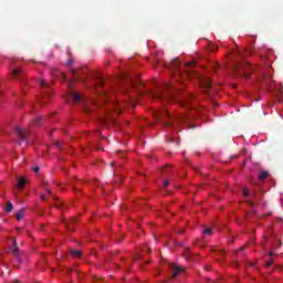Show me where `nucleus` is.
<instances>
[{"mask_svg": "<svg viewBox=\"0 0 283 283\" xmlns=\"http://www.w3.org/2000/svg\"><path fill=\"white\" fill-rule=\"evenodd\" d=\"M67 86L71 88L74 87V82H69Z\"/></svg>", "mask_w": 283, "mask_h": 283, "instance_id": "72a5a7b5", "label": "nucleus"}, {"mask_svg": "<svg viewBox=\"0 0 283 283\" xmlns=\"http://www.w3.org/2000/svg\"><path fill=\"white\" fill-rule=\"evenodd\" d=\"M53 200H55V207H57V209H63V202L59 201L56 198L53 197Z\"/></svg>", "mask_w": 283, "mask_h": 283, "instance_id": "aec40b11", "label": "nucleus"}, {"mask_svg": "<svg viewBox=\"0 0 283 283\" xmlns=\"http://www.w3.org/2000/svg\"><path fill=\"white\" fill-rule=\"evenodd\" d=\"M202 233L203 235H211L213 230H211V228L203 227Z\"/></svg>", "mask_w": 283, "mask_h": 283, "instance_id": "4468645a", "label": "nucleus"}, {"mask_svg": "<svg viewBox=\"0 0 283 283\" xmlns=\"http://www.w3.org/2000/svg\"><path fill=\"white\" fill-rule=\"evenodd\" d=\"M85 112H86V113H90V108H86Z\"/></svg>", "mask_w": 283, "mask_h": 283, "instance_id": "58836bf2", "label": "nucleus"}, {"mask_svg": "<svg viewBox=\"0 0 283 283\" xmlns=\"http://www.w3.org/2000/svg\"><path fill=\"white\" fill-rule=\"evenodd\" d=\"M203 87H205V90H211V87H212L211 78L207 77L203 81Z\"/></svg>", "mask_w": 283, "mask_h": 283, "instance_id": "9d476101", "label": "nucleus"}, {"mask_svg": "<svg viewBox=\"0 0 283 283\" xmlns=\"http://www.w3.org/2000/svg\"><path fill=\"white\" fill-rule=\"evenodd\" d=\"M46 193H49V196H51V198H53L52 190L50 188H46Z\"/></svg>", "mask_w": 283, "mask_h": 283, "instance_id": "c756f323", "label": "nucleus"}, {"mask_svg": "<svg viewBox=\"0 0 283 283\" xmlns=\"http://www.w3.org/2000/svg\"><path fill=\"white\" fill-rule=\"evenodd\" d=\"M170 67H171V70H180V60H178V57L172 60L170 62Z\"/></svg>", "mask_w": 283, "mask_h": 283, "instance_id": "6e6552de", "label": "nucleus"}, {"mask_svg": "<svg viewBox=\"0 0 283 283\" xmlns=\"http://www.w3.org/2000/svg\"><path fill=\"white\" fill-rule=\"evenodd\" d=\"M171 269V277H178V275H180V273H182V268L180 266H176L175 264L170 265Z\"/></svg>", "mask_w": 283, "mask_h": 283, "instance_id": "0eeeda50", "label": "nucleus"}, {"mask_svg": "<svg viewBox=\"0 0 283 283\" xmlns=\"http://www.w3.org/2000/svg\"><path fill=\"white\" fill-rule=\"evenodd\" d=\"M266 178H269V172L268 171H262L259 175V179H261V180H266Z\"/></svg>", "mask_w": 283, "mask_h": 283, "instance_id": "dca6fc26", "label": "nucleus"}, {"mask_svg": "<svg viewBox=\"0 0 283 283\" xmlns=\"http://www.w3.org/2000/svg\"><path fill=\"white\" fill-rule=\"evenodd\" d=\"M61 80H62V81H66V80H67V77L65 76V74L61 73Z\"/></svg>", "mask_w": 283, "mask_h": 283, "instance_id": "7c9ffc66", "label": "nucleus"}, {"mask_svg": "<svg viewBox=\"0 0 283 283\" xmlns=\"http://www.w3.org/2000/svg\"><path fill=\"white\" fill-rule=\"evenodd\" d=\"M40 86L44 90L43 96H50L52 94V88H50V84L45 80L40 81Z\"/></svg>", "mask_w": 283, "mask_h": 283, "instance_id": "20e7f679", "label": "nucleus"}, {"mask_svg": "<svg viewBox=\"0 0 283 283\" xmlns=\"http://www.w3.org/2000/svg\"><path fill=\"white\" fill-rule=\"evenodd\" d=\"M248 203H249L251 207H253V201H248Z\"/></svg>", "mask_w": 283, "mask_h": 283, "instance_id": "4c0bfd02", "label": "nucleus"}, {"mask_svg": "<svg viewBox=\"0 0 283 283\" xmlns=\"http://www.w3.org/2000/svg\"><path fill=\"white\" fill-rule=\"evenodd\" d=\"M74 64V57H70L66 62V66L70 67V65Z\"/></svg>", "mask_w": 283, "mask_h": 283, "instance_id": "5701e85b", "label": "nucleus"}, {"mask_svg": "<svg viewBox=\"0 0 283 283\" xmlns=\"http://www.w3.org/2000/svg\"><path fill=\"white\" fill-rule=\"evenodd\" d=\"M211 52H218V48L217 46H212L211 48Z\"/></svg>", "mask_w": 283, "mask_h": 283, "instance_id": "473e14b6", "label": "nucleus"}, {"mask_svg": "<svg viewBox=\"0 0 283 283\" xmlns=\"http://www.w3.org/2000/svg\"><path fill=\"white\" fill-rule=\"evenodd\" d=\"M32 169H33V171H34L35 174H39V171H40L41 168H40L39 166H35V167H33Z\"/></svg>", "mask_w": 283, "mask_h": 283, "instance_id": "cd10ccee", "label": "nucleus"}, {"mask_svg": "<svg viewBox=\"0 0 283 283\" xmlns=\"http://www.w3.org/2000/svg\"><path fill=\"white\" fill-rule=\"evenodd\" d=\"M122 209H127V206H123Z\"/></svg>", "mask_w": 283, "mask_h": 283, "instance_id": "ea45409f", "label": "nucleus"}, {"mask_svg": "<svg viewBox=\"0 0 283 283\" xmlns=\"http://www.w3.org/2000/svg\"><path fill=\"white\" fill-rule=\"evenodd\" d=\"M13 255H19V247H17V240L13 239V245L11 248Z\"/></svg>", "mask_w": 283, "mask_h": 283, "instance_id": "9b49d317", "label": "nucleus"}, {"mask_svg": "<svg viewBox=\"0 0 283 283\" xmlns=\"http://www.w3.org/2000/svg\"><path fill=\"white\" fill-rule=\"evenodd\" d=\"M74 103H81V95L78 93H73Z\"/></svg>", "mask_w": 283, "mask_h": 283, "instance_id": "f3484780", "label": "nucleus"}, {"mask_svg": "<svg viewBox=\"0 0 283 283\" xmlns=\"http://www.w3.org/2000/svg\"><path fill=\"white\" fill-rule=\"evenodd\" d=\"M18 187L19 189H23V187H25V179L23 178L18 179Z\"/></svg>", "mask_w": 283, "mask_h": 283, "instance_id": "2eb2a0df", "label": "nucleus"}, {"mask_svg": "<svg viewBox=\"0 0 283 283\" xmlns=\"http://www.w3.org/2000/svg\"><path fill=\"white\" fill-rule=\"evenodd\" d=\"M73 189L74 191H78V187H76V185H73Z\"/></svg>", "mask_w": 283, "mask_h": 283, "instance_id": "f704fd0d", "label": "nucleus"}, {"mask_svg": "<svg viewBox=\"0 0 283 283\" xmlns=\"http://www.w3.org/2000/svg\"><path fill=\"white\" fill-rule=\"evenodd\" d=\"M63 222L65 223V227L67 229V231H72L74 229V224L76 222V219L75 218H72V219H64Z\"/></svg>", "mask_w": 283, "mask_h": 283, "instance_id": "423d86ee", "label": "nucleus"}, {"mask_svg": "<svg viewBox=\"0 0 283 283\" xmlns=\"http://www.w3.org/2000/svg\"><path fill=\"white\" fill-rule=\"evenodd\" d=\"M186 76H188V78H192L193 73H191V72H189V71H186Z\"/></svg>", "mask_w": 283, "mask_h": 283, "instance_id": "bb28decb", "label": "nucleus"}, {"mask_svg": "<svg viewBox=\"0 0 283 283\" xmlns=\"http://www.w3.org/2000/svg\"><path fill=\"white\" fill-rule=\"evenodd\" d=\"M193 98H195L193 94L189 93L186 102L180 103L181 107H187V105H189V103H191V101H193Z\"/></svg>", "mask_w": 283, "mask_h": 283, "instance_id": "1a4fd4ad", "label": "nucleus"}, {"mask_svg": "<svg viewBox=\"0 0 283 283\" xmlns=\"http://www.w3.org/2000/svg\"><path fill=\"white\" fill-rule=\"evenodd\" d=\"M71 255H73V258H81L82 253L78 250H72Z\"/></svg>", "mask_w": 283, "mask_h": 283, "instance_id": "a211bd4d", "label": "nucleus"}, {"mask_svg": "<svg viewBox=\"0 0 283 283\" xmlns=\"http://www.w3.org/2000/svg\"><path fill=\"white\" fill-rule=\"evenodd\" d=\"M42 200H43V202H45V200H48V198H45V195H42Z\"/></svg>", "mask_w": 283, "mask_h": 283, "instance_id": "c9c22d12", "label": "nucleus"}, {"mask_svg": "<svg viewBox=\"0 0 283 283\" xmlns=\"http://www.w3.org/2000/svg\"><path fill=\"white\" fill-rule=\"evenodd\" d=\"M15 134H17V136H19V138L22 143L28 144V136H30V130H28L27 128H21V126H17Z\"/></svg>", "mask_w": 283, "mask_h": 283, "instance_id": "7ed1b4c3", "label": "nucleus"}, {"mask_svg": "<svg viewBox=\"0 0 283 283\" xmlns=\"http://www.w3.org/2000/svg\"><path fill=\"white\" fill-rule=\"evenodd\" d=\"M14 283L19 282V280L13 281Z\"/></svg>", "mask_w": 283, "mask_h": 283, "instance_id": "c03bdc74", "label": "nucleus"}, {"mask_svg": "<svg viewBox=\"0 0 283 283\" xmlns=\"http://www.w3.org/2000/svg\"><path fill=\"white\" fill-rule=\"evenodd\" d=\"M70 72L73 74L74 81H83V78L78 77V70L76 69H71Z\"/></svg>", "mask_w": 283, "mask_h": 283, "instance_id": "f8f14e48", "label": "nucleus"}, {"mask_svg": "<svg viewBox=\"0 0 283 283\" xmlns=\"http://www.w3.org/2000/svg\"><path fill=\"white\" fill-rule=\"evenodd\" d=\"M42 119H43V117H42V116H39V117L34 118V119H33L34 125L40 126V125H41V120H42Z\"/></svg>", "mask_w": 283, "mask_h": 283, "instance_id": "412c9836", "label": "nucleus"}, {"mask_svg": "<svg viewBox=\"0 0 283 283\" xmlns=\"http://www.w3.org/2000/svg\"><path fill=\"white\" fill-rule=\"evenodd\" d=\"M0 229H1V226H0Z\"/></svg>", "mask_w": 283, "mask_h": 283, "instance_id": "a18cd8bd", "label": "nucleus"}, {"mask_svg": "<svg viewBox=\"0 0 283 283\" xmlns=\"http://www.w3.org/2000/svg\"><path fill=\"white\" fill-rule=\"evenodd\" d=\"M169 186V180H164V187H168Z\"/></svg>", "mask_w": 283, "mask_h": 283, "instance_id": "2f4dec72", "label": "nucleus"}, {"mask_svg": "<svg viewBox=\"0 0 283 283\" xmlns=\"http://www.w3.org/2000/svg\"><path fill=\"white\" fill-rule=\"evenodd\" d=\"M269 255H270V256L273 255V252H270Z\"/></svg>", "mask_w": 283, "mask_h": 283, "instance_id": "79ce46f5", "label": "nucleus"}, {"mask_svg": "<svg viewBox=\"0 0 283 283\" xmlns=\"http://www.w3.org/2000/svg\"><path fill=\"white\" fill-rule=\"evenodd\" d=\"M243 198H249V190L248 189H243Z\"/></svg>", "mask_w": 283, "mask_h": 283, "instance_id": "b1692460", "label": "nucleus"}, {"mask_svg": "<svg viewBox=\"0 0 283 283\" xmlns=\"http://www.w3.org/2000/svg\"><path fill=\"white\" fill-rule=\"evenodd\" d=\"M12 209H14V206L12 205V202H9V203L7 205L6 211H7L8 213H10V211H12Z\"/></svg>", "mask_w": 283, "mask_h": 283, "instance_id": "4be33fe9", "label": "nucleus"}, {"mask_svg": "<svg viewBox=\"0 0 283 283\" xmlns=\"http://www.w3.org/2000/svg\"><path fill=\"white\" fill-rule=\"evenodd\" d=\"M248 70H251V64L247 62L239 63L234 66L235 74H238L239 76H243L244 78L251 77V74L247 72Z\"/></svg>", "mask_w": 283, "mask_h": 283, "instance_id": "f03ea898", "label": "nucleus"}, {"mask_svg": "<svg viewBox=\"0 0 283 283\" xmlns=\"http://www.w3.org/2000/svg\"><path fill=\"white\" fill-rule=\"evenodd\" d=\"M104 83H105V80H103V77H98L97 81H96L97 87H103Z\"/></svg>", "mask_w": 283, "mask_h": 283, "instance_id": "6ab92c4d", "label": "nucleus"}, {"mask_svg": "<svg viewBox=\"0 0 283 283\" xmlns=\"http://www.w3.org/2000/svg\"><path fill=\"white\" fill-rule=\"evenodd\" d=\"M11 74L18 81H23V69L17 67L11 71Z\"/></svg>", "mask_w": 283, "mask_h": 283, "instance_id": "39448f33", "label": "nucleus"}, {"mask_svg": "<svg viewBox=\"0 0 283 283\" xmlns=\"http://www.w3.org/2000/svg\"><path fill=\"white\" fill-rule=\"evenodd\" d=\"M156 98H158V101H163V98H165V97L163 96V94L157 93V94H156Z\"/></svg>", "mask_w": 283, "mask_h": 283, "instance_id": "393cba45", "label": "nucleus"}, {"mask_svg": "<svg viewBox=\"0 0 283 283\" xmlns=\"http://www.w3.org/2000/svg\"><path fill=\"white\" fill-rule=\"evenodd\" d=\"M23 216H25V209L19 210L15 214V218L17 220H23Z\"/></svg>", "mask_w": 283, "mask_h": 283, "instance_id": "ddd939ff", "label": "nucleus"}, {"mask_svg": "<svg viewBox=\"0 0 283 283\" xmlns=\"http://www.w3.org/2000/svg\"><path fill=\"white\" fill-rule=\"evenodd\" d=\"M191 63L190 62H188L187 64H186V67H191Z\"/></svg>", "mask_w": 283, "mask_h": 283, "instance_id": "e433bc0d", "label": "nucleus"}, {"mask_svg": "<svg viewBox=\"0 0 283 283\" xmlns=\"http://www.w3.org/2000/svg\"><path fill=\"white\" fill-rule=\"evenodd\" d=\"M114 166V163H111V167Z\"/></svg>", "mask_w": 283, "mask_h": 283, "instance_id": "37998d69", "label": "nucleus"}, {"mask_svg": "<svg viewBox=\"0 0 283 283\" xmlns=\"http://www.w3.org/2000/svg\"><path fill=\"white\" fill-rule=\"evenodd\" d=\"M54 146L57 147V149H61V142H55Z\"/></svg>", "mask_w": 283, "mask_h": 283, "instance_id": "c85d7f7f", "label": "nucleus"}, {"mask_svg": "<svg viewBox=\"0 0 283 283\" xmlns=\"http://www.w3.org/2000/svg\"><path fill=\"white\" fill-rule=\"evenodd\" d=\"M179 233H185V230L179 231Z\"/></svg>", "mask_w": 283, "mask_h": 283, "instance_id": "a19ab883", "label": "nucleus"}, {"mask_svg": "<svg viewBox=\"0 0 283 283\" xmlns=\"http://www.w3.org/2000/svg\"><path fill=\"white\" fill-rule=\"evenodd\" d=\"M171 115L169 114L168 111H161V112H157L155 115V120H163V125L164 127H174V122L175 123H185L186 120V116L185 115H178L176 117H171L172 122H165V118H170Z\"/></svg>", "mask_w": 283, "mask_h": 283, "instance_id": "f257e3e1", "label": "nucleus"}, {"mask_svg": "<svg viewBox=\"0 0 283 283\" xmlns=\"http://www.w3.org/2000/svg\"><path fill=\"white\" fill-rule=\"evenodd\" d=\"M273 262H275L273 259H270L266 263L265 266H271V264H273Z\"/></svg>", "mask_w": 283, "mask_h": 283, "instance_id": "a878e982", "label": "nucleus"}]
</instances>
